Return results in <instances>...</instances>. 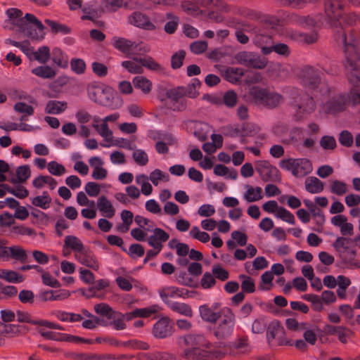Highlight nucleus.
Listing matches in <instances>:
<instances>
[{
	"label": "nucleus",
	"mask_w": 360,
	"mask_h": 360,
	"mask_svg": "<svg viewBox=\"0 0 360 360\" xmlns=\"http://www.w3.org/2000/svg\"><path fill=\"white\" fill-rule=\"evenodd\" d=\"M6 14L11 23L18 28L20 32L32 40L41 41L45 37V27L37 18L31 13L22 17L21 10L15 8H8Z\"/></svg>",
	"instance_id": "1"
},
{
	"label": "nucleus",
	"mask_w": 360,
	"mask_h": 360,
	"mask_svg": "<svg viewBox=\"0 0 360 360\" xmlns=\"http://www.w3.org/2000/svg\"><path fill=\"white\" fill-rule=\"evenodd\" d=\"M184 343L188 347L181 354L185 360H216L220 356L218 352L206 350L210 344L202 335H188L184 337Z\"/></svg>",
	"instance_id": "2"
},
{
	"label": "nucleus",
	"mask_w": 360,
	"mask_h": 360,
	"mask_svg": "<svg viewBox=\"0 0 360 360\" xmlns=\"http://www.w3.org/2000/svg\"><path fill=\"white\" fill-rule=\"evenodd\" d=\"M357 34L352 30L346 31L338 27L335 34V40L339 46H342L345 56V60L360 58L358 51L359 39Z\"/></svg>",
	"instance_id": "3"
},
{
	"label": "nucleus",
	"mask_w": 360,
	"mask_h": 360,
	"mask_svg": "<svg viewBox=\"0 0 360 360\" xmlns=\"http://www.w3.org/2000/svg\"><path fill=\"white\" fill-rule=\"evenodd\" d=\"M248 94L251 103L269 109L278 107L282 100V96L279 94L259 86L250 88Z\"/></svg>",
	"instance_id": "4"
},
{
	"label": "nucleus",
	"mask_w": 360,
	"mask_h": 360,
	"mask_svg": "<svg viewBox=\"0 0 360 360\" xmlns=\"http://www.w3.org/2000/svg\"><path fill=\"white\" fill-rule=\"evenodd\" d=\"M282 169L290 170L296 177H302L311 172L312 167L310 161L305 158L284 159L279 163Z\"/></svg>",
	"instance_id": "5"
},
{
	"label": "nucleus",
	"mask_w": 360,
	"mask_h": 360,
	"mask_svg": "<svg viewBox=\"0 0 360 360\" xmlns=\"http://www.w3.org/2000/svg\"><path fill=\"white\" fill-rule=\"evenodd\" d=\"M235 58L239 64L255 69H264L268 63L265 57L249 51H240L235 56Z\"/></svg>",
	"instance_id": "6"
},
{
	"label": "nucleus",
	"mask_w": 360,
	"mask_h": 360,
	"mask_svg": "<svg viewBox=\"0 0 360 360\" xmlns=\"http://www.w3.org/2000/svg\"><path fill=\"white\" fill-rule=\"evenodd\" d=\"M234 326L235 315L230 309H228L227 313L224 316V319L219 325L214 327V335L217 339L224 340L232 334Z\"/></svg>",
	"instance_id": "7"
},
{
	"label": "nucleus",
	"mask_w": 360,
	"mask_h": 360,
	"mask_svg": "<svg viewBox=\"0 0 360 360\" xmlns=\"http://www.w3.org/2000/svg\"><path fill=\"white\" fill-rule=\"evenodd\" d=\"M255 167L260 178L264 182L280 180L279 171L270 164L268 160H257L255 162Z\"/></svg>",
	"instance_id": "8"
},
{
	"label": "nucleus",
	"mask_w": 360,
	"mask_h": 360,
	"mask_svg": "<svg viewBox=\"0 0 360 360\" xmlns=\"http://www.w3.org/2000/svg\"><path fill=\"white\" fill-rule=\"evenodd\" d=\"M300 77L302 84L310 89H316L321 83L319 71L311 66L304 67L300 72Z\"/></svg>",
	"instance_id": "9"
},
{
	"label": "nucleus",
	"mask_w": 360,
	"mask_h": 360,
	"mask_svg": "<svg viewBox=\"0 0 360 360\" xmlns=\"http://www.w3.org/2000/svg\"><path fill=\"white\" fill-rule=\"evenodd\" d=\"M325 12L330 19L331 25L337 27L340 24V19L344 10L342 0H324Z\"/></svg>",
	"instance_id": "10"
},
{
	"label": "nucleus",
	"mask_w": 360,
	"mask_h": 360,
	"mask_svg": "<svg viewBox=\"0 0 360 360\" xmlns=\"http://www.w3.org/2000/svg\"><path fill=\"white\" fill-rule=\"evenodd\" d=\"M343 64L349 82L354 87L360 86V58L345 60Z\"/></svg>",
	"instance_id": "11"
},
{
	"label": "nucleus",
	"mask_w": 360,
	"mask_h": 360,
	"mask_svg": "<svg viewBox=\"0 0 360 360\" xmlns=\"http://www.w3.org/2000/svg\"><path fill=\"white\" fill-rule=\"evenodd\" d=\"M130 24L146 30H155V25L150 21L149 17L141 13V12H134L128 18Z\"/></svg>",
	"instance_id": "12"
},
{
	"label": "nucleus",
	"mask_w": 360,
	"mask_h": 360,
	"mask_svg": "<svg viewBox=\"0 0 360 360\" xmlns=\"http://www.w3.org/2000/svg\"><path fill=\"white\" fill-rule=\"evenodd\" d=\"M168 317H163L158 320L153 326V333L157 338H165L172 335L173 326L169 323Z\"/></svg>",
	"instance_id": "13"
},
{
	"label": "nucleus",
	"mask_w": 360,
	"mask_h": 360,
	"mask_svg": "<svg viewBox=\"0 0 360 360\" xmlns=\"http://www.w3.org/2000/svg\"><path fill=\"white\" fill-rule=\"evenodd\" d=\"M289 24L300 26L303 28H311L315 26L316 20L310 15H300L295 13H289L285 17Z\"/></svg>",
	"instance_id": "14"
},
{
	"label": "nucleus",
	"mask_w": 360,
	"mask_h": 360,
	"mask_svg": "<svg viewBox=\"0 0 360 360\" xmlns=\"http://www.w3.org/2000/svg\"><path fill=\"white\" fill-rule=\"evenodd\" d=\"M251 37H252L253 43L257 46L261 48L262 52L264 47H269L274 41L272 37L267 33V31L260 27H257L255 32Z\"/></svg>",
	"instance_id": "15"
},
{
	"label": "nucleus",
	"mask_w": 360,
	"mask_h": 360,
	"mask_svg": "<svg viewBox=\"0 0 360 360\" xmlns=\"http://www.w3.org/2000/svg\"><path fill=\"white\" fill-rule=\"evenodd\" d=\"M347 98L345 96L340 95L338 97L333 98L331 101L327 103V110L330 113H338L342 112L346 108V103Z\"/></svg>",
	"instance_id": "16"
},
{
	"label": "nucleus",
	"mask_w": 360,
	"mask_h": 360,
	"mask_svg": "<svg viewBox=\"0 0 360 360\" xmlns=\"http://www.w3.org/2000/svg\"><path fill=\"white\" fill-rule=\"evenodd\" d=\"M297 108L300 112L311 113L315 110L316 103L311 96L304 94L301 96Z\"/></svg>",
	"instance_id": "17"
},
{
	"label": "nucleus",
	"mask_w": 360,
	"mask_h": 360,
	"mask_svg": "<svg viewBox=\"0 0 360 360\" xmlns=\"http://www.w3.org/2000/svg\"><path fill=\"white\" fill-rule=\"evenodd\" d=\"M356 255V250H347L345 252L340 254V257L342 259V262L347 268H360V261L356 260L355 257Z\"/></svg>",
	"instance_id": "18"
},
{
	"label": "nucleus",
	"mask_w": 360,
	"mask_h": 360,
	"mask_svg": "<svg viewBox=\"0 0 360 360\" xmlns=\"http://www.w3.org/2000/svg\"><path fill=\"white\" fill-rule=\"evenodd\" d=\"M112 45L115 49L123 53L131 54L134 42L122 37H115L112 39Z\"/></svg>",
	"instance_id": "19"
},
{
	"label": "nucleus",
	"mask_w": 360,
	"mask_h": 360,
	"mask_svg": "<svg viewBox=\"0 0 360 360\" xmlns=\"http://www.w3.org/2000/svg\"><path fill=\"white\" fill-rule=\"evenodd\" d=\"M272 51L276 52L277 54L283 56H288L290 54V51L288 46L283 43H273L271 44L269 47H264L262 49V54L263 55H269Z\"/></svg>",
	"instance_id": "20"
},
{
	"label": "nucleus",
	"mask_w": 360,
	"mask_h": 360,
	"mask_svg": "<svg viewBox=\"0 0 360 360\" xmlns=\"http://www.w3.org/2000/svg\"><path fill=\"white\" fill-rule=\"evenodd\" d=\"M284 334V328L278 321H271L266 328V337L269 342L274 340L276 337H279Z\"/></svg>",
	"instance_id": "21"
},
{
	"label": "nucleus",
	"mask_w": 360,
	"mask_h": 360,
	"mask_svg": "<svg viewBox=\"0 0 360 360\" xmlns=\"http://www.w3.org/2000/svg\"><path fill=\"white\" fill-rule=\"evenodd\" d=\"M103 89V87L93 84L88 87V94L89 98L95 103L101 105H109L108 100L101 98V96H103L104 94Z\"/></svg>",
	"instance_id": "22"
},
{
	"label": "nucleus",
	"mask_w": 360,
	"mask_h": 360,
	"mask_svg": "<svg viewBox=\"0 0 360 360\" xmlns=\"http://www.w3.org/2000/svg\"><path fill=\"white\" fill-rule=\"evenodd\" d=\"M324 188V184L315 176H309L305 180V189L310 193H321Z\"/></svg>",
	"instance_id": "23"
},
{
	"label": "nucleus",
	"mask_w": 360,
	"mask_h": 360,
	"mask_svg": "<svg viewBox=\"0 0 360 360\" xmlns=\"http://www.w3.org/2000/svg\"><path fill=\"white\" fill-rule=\"evenodd\" d=\"M200 316L205 321L214 323L221 316L220 312H214L207 305H202L199 308Z\"/></svg>",
	"instance_id": "24"
},
{
	"label": "nucleus",
	"mask_w": 360,
	"mask_h": 360,
	"mask_svg": "<svg viewBox=\"0 0 360 360\" xmlns=\"http://www.w3.org/2000/svg\"><path fill=\"white\" fill-rule=\"evenodd\" d=\"M97 205L99 210L105 214L106 217L112 218L115 215V210L105 195H102L98 199Z\"/></svg>",
	"instance_id": "25"
},
{
	"label": "nucleus",
	"mask_w": 360,
	"mask_h": 360,
	"mask_svg": "<svg viewBox=\"0 0 360 360\" xmlns=\"http://www.w3.org/2000/svg\"><path fill=\"white\" fill-rule=\"evenodd\" d=\"M167 305L174 311L188 317L193 316L191 307L186 303L172 302L167 301Z\"/></svg>",
	"instance_id": "26"
},
{
	"label": "nucleus",
	"mask_w": 360,
	"mask_h": 360,
	"mask_svg": "<svg viewBox=\"0 0 360 360\" xmlns=\"http://www.w3.org/2000/svg\"><path fill=\"white\" fill-rule=\"evenodd\" d=\"M94 308L96 314L101 316L106 317L108 319L117 318V311H114L112 307L106 303L95 304Z\"/></svg>",
	"instance_id": "27"
},
{
	"label": "nucleus",
	"mask_w": 360,
	"mask_h": 360,
	"mask_svg": "<svg viewBox=\"0 0 360 360\" xmlns=\"http://www.w3.org/2000/svg\"><path fill=\"white\" fill-rule=\"evenodd\" d=\"M31 175V171L30 166L26 165H22L18 167L16 169V176L17 179L12 178L10 181L12 184H17V183H25Z\"/></svg>",
	"instance_id": "28"
},
{
	"label": "nucleus",
	"mask_w": 360,
	"mask_h": 360,
	"mask_svg": "<svg viewBox=\"0 0 360 360\" xmlns=\"http://www.w3.org/2000/svg\"><path fill=\"white\" fill-rule=\"evenodd\" d=\"M44 22L50 27L51 32L54 34L58 33L68 34L71 32V28L66 25L59 23L50 19H46Z\"/></svg>",
	"instance_id": "29"
},
{
	"label": "nucleus",
	"mask_w": 360,
	"mask_h": 360,
	"mask_svg": "<svg viewBox=\"0 0 360 360\" xmlns=\"http://www.w3.org/2000/svg\"><path fill=\"white\" fill-rule=\"evenodd\" d=\"M305 206L309 210L313 217H317V224L322 225L325 221V216L321 210L312 201L310 200L305 199L303 200Z\"/></svg>",
	"instance_id": "30"
},
{
	"label": "nucleus",
	"mask_w": 360,
	"mask_h": 360,
	"mask_svg": "<svg viewBox=\"0 0 360 360\" xmlns=\"http://www.w3.org/2000/svg\"><path fill=\"white\" fill-rule=\"evenodd\" d=\"M94 284L93 286L90 287L88 289V291L91 293L89 295L86 294V292L82 290V294L85 296L87 299H89L93 297H98V295L96 293V290H101L109 286V281L105 279H100L96 282L94 281Z\"/></svg>",
	"instance_id": "31"
},
{
	"label": "nucleus",
	"mask_w": 360,
	"mask_h": 360,
	"mask_svg": "<svg viewBox=\"0 0 360 360\" xmlns=\"http://www.w3.org/2000/svg\"><path fill=\"white\" fill-rule=\"evenodd\" d=\"M67 108V103L58 101H49L46 106L45 111L48 114H59Z\"/></svg>",
	"instance_id": "32"
},
{
	"label": "nucleus",
	"mask_w": 360,
	"mask_h": 360,
	"mask_svg": "<svg viewBox=\"0 0 360 360\" xmlns=\"http://www.w3.org/2000/svg\"><path fill=\"white\" fill-rule=\"evenodd\" d=\"M40 334L42 337L48 340H53L60 342H72V335H68L65 333H56L53 331H40Z\"/></svg>",
	"instance_id": "33"
},
{
	"label": "nucleus",
	"mask_w": 360,
	"mask_h": 360,
	"mask_svg": "<svg viewBox=\"0 0 360 360\" xmlns=\"http://www.w3.org/2000/svg\"><path fill=\"white\" fill-rule=\"evenodd\" d=\"M133 83L136 89H140L144 94H148L152 89V82L145 77L136 76L133 79Z\"/></svg>",
	"instance_id": "34"
},
{
	"label": "nucleus",
	"mask_w": 360,
	"mask_h": 360,
	"mask_svg": "<svg viewBox=\"0 0 360 360\" xmlns=\"http://www.w3.org/2000/svg\"><path fill=\"white\" fill-rule=\"evenodd\" d=\"M243 75L244 72L241 68H229L226 70L224 76L226 81L231 83H236Z\"/></svg>",
	"instance_id": "35"
},
{
	"label": "nucleus",
	"mask_w": 360,
	"mask_h": 360,
	"mask_svg": "<svg viewBox=\"0 0 360 360\" xmlns=\"http://www.w3.org/2000/svg\"><path fill=\"white\" fill-rule=\"evenodd\" d=\"M74 359H79L81 360H103V359H115V355L112 354H87L84 353H72L70 354Z\"/></svg>",
	"instance_id": "36"
},
{
	"label": "nucleus",
	"mask_w": 360,
	"mask_h": 360,
	"mask_svg": "<svg viewBox=\"0 0 360 360\" xmlns=\"http://www.w3.org/2000/svg\"><path fill=\"white\" fill-rule=\"evenodd\" d=\"M258 26H256L253 24H251L245 20H236L233 22V27L236 31H240V32H246L250 34V36L252 35L254 32H255V30L257 29Z\"/></svg>",
	"instance_id": "37"
},
{
	"label": "nucleus",
	"mask_w": 360,
	"mask_h": 360,
	"mask_svg": "<svg viewBox=\"0 0 360 360\" xmlns=\"http://www.w3.org/2000/svg\"><path fill=\"white\" fill-rule=\"evenodd\" d=\"M51 202V198L47 191H44L42 195L37 196L32 200L33 205L39 207L42 209L49 208Z\"/></svg>",
	"instance_id": "38"
},
{
	"label": "nucleus",
	"mask_w": 360,
	"mask_h": 360,
	"mask_svg": "<svg viewBox=\"0 0 360 360\" xmlns=\"http://www.w3.org/2000/svg\"><path fill=\"white\" fill-rule=\"evenodd\" d=\"M141 65L143 68L144 67L151 71H154L156 72H164V68L150 56L144 58V60L141 61Z\"/></svg>",
	"instance_id": "39"
},
{
	"label": "nucleus",
	"mask_w": 360,
	"mask_h": 360,
	"mask_svg": "<svg viewBox=\"0 0 360 360\" xmlns=\"http://www.w3.org/2000/svg\"><path fill=\"white\" fill-rule=\"evenodd\" d=\"M35 75L45 79H51L56 75L55 71L49 66H39L32 70Z\"/></svg>",
	"instance_id": "40"
},
{
	"label": "nucleus",
	"mask_w": 360,
	"mask_h": 360,
	"mask_svg": "<svg viewBox=\"0 0 360 360\" xmlns=\"http://www.w3.org/2000/svg\"><path fill=\"white\" fill-rule=\"evenodd\" d=\"M104 94L103 96H101V98L104 100H108L109 105H105V107L110 108L111 109H117L119 108L122 105V100L120 99L119 102H116L114 103L113 100V91L111 88L105 87L103 89Z\"/></svg>",
	"instance_id": "41"
},
{
	"label": "nucleus",
	"mask_w": 360,
	"mask_h": 360,
	"mask_svg": "<svg viewBox=\"0 0 360 360\" xmlns=\"http://www.w3.org/2000/svg\"><path fill=\"white\" fill-rule=\"evenodd\" d=\"M65 245L70 248L74 251L82 252L84 245L79 238L73 236H68L65 238Z\"/></svg>",
	"instance_id": "42"
},
{
	"label": "nucleus",
	"mask_w": 360,
	"mask_h": 360,
	"mask_svg": "<svg viewBox=\"0 0 360 360\" xmlns=\"http://www.w3.org/2000/svg\"><path fill=\"white\" fill-rule=\"evenodd\" d=\"M221 102L227 108H232L237 104L238 95L233 90H228L224 94Z\"/></svg>",
	"instance_id": "43"
},
{
	"label": "nucleus",
	"mask_w": 360,
	"mask_h": 360,
	"mask_svg": "<svg viewBox=\"0 0 360 360\" xmlns=\"http://www.w3.org/2000/svg\"><path fill=\"white\" fill-rule=\"evenodd\" d=\"M166 17L170 20L165 25V31L168 34H173L176 30L179 18L172 13H167Z\"/></svg>",
	"instance_id": "44"
},
{
	"label": "nucleus",
	"mask_w": 360,
	"mask_h": 360,
	"mask_svg": "<svg viewBox=\"0 0 360 360\" xmlns=\"http://www.w3.org/2000/svg\"><path fill=\"white\" fill-rule=\"evenodd\" d=\"M8 250L10 252L9 257L19 260L21 263H23L26 261L27 258V253L25 250L20 246L9 247Z\"/></svg>",
	"instance_id": "45"
},
{
	"label": "nucleus",
	"mask_w": 360,
	"mask_h": 360,
	"mask_svg": "<svg viewBox=\"0 0 360 360\" xmlns=\"http://www.w3.org/2000/svg\"><path fill=\"white\" fill-rule=\"evenodd\" d=\"M82 253L83 254V257L80 260L82 264L96 271L99 269L97 260L90 255L89 250H83Z\"/></svg>",
	"instance_id": "46"
},
{
	"label": "nucleus",
	"mask_w": 360,
	"mask_h": 360,
	"mask_svg": "<svg viewBox=\"0 0 360 360\" xmlns=\"http://www.w3.org/2000/svg\"><path fill=\"white\" fill-rule=\"evenodd\" d=\"M186 57V51L180 50L175 52L171 57V67L174 70L180 68L183 64Z\"/></svg>",
	"instance_id": "47"
},
{
	"label": "nucleus",
	"mask_w": 360,
	"mask_h": 360,
	"mask_svg": "<svg viewBox=\"0 0 360 360\" xmlns=\"http://www.w3.org/2000/svg\"><path fill=\"white\" fill-rule=\"evenodd\" d=\"M166 97L173 101L178 102L185 96L184 86H177L169 89L166 92Z\"/></svg>",
	"instance_id": "48"
},
{
	"label": "nucleus",
	"mask_w": 360,
	"mask_h": 360,
	"mask_svg": "<svg viewBox=\"0 0 360 360\" xmlns=\"http://www.w3.org/2000/svg\"><path fill=\"white\" fill-rule=\"evenodd\" d=\"M34 59L45 63L50 59V49L47 46L40 47L37 51L33 52Z\"/></svg>",
	"instance_id": "49"
},
{
	"label": "nucleus",
	"mask_w": 360,
	"mask_h": 360,
	"mask_svg": "<svg viewBox=\"0 0 360 360\" xmlns=\"http://www.w3.org/2000/svg\"><path fill=\"white\" fill-rule=\"evenodd\" d=\"M122 66L131 74H142L144 71L141 65H139L131 60L123 61L122 63Z\"/></svg>",
	"instance_id": "50"
},
{
	"label": "nucleus",
	"mask_w": 360,
	"mask_h": 360,
	"mask_svg": "<svg viewBox=\"0 0 360 360\" xmlns=\"http://www.w3.org/2000/svg\"><path fill=\"white\" fill-rule=\"evenodd\" d=\"M276 216L290 224H295V223L294 215L283 207H280Z\"/></svg>",
	"instance_id": "51"
},
{
	"label": "nucleus",
	"mask_w": 360,
	"mask_h": 360,
	"mask_svg": "<svg viewBox=\"0 0 360 360\" xmlns=\"http://www.w3.org/2000/svg\"><path fill=\"white\" fill-rule=\"evenodd\" d=\"M216 283L215 277L210 272H205L200 280V285L204 289L212 288Z\"/></svg>",
	"instance_id": "52"
},
{
	"label": "nucleus",
	"mask_w": 360,
	"mask_h": 360,
	"mask_svg": "<svg viewBox=\"0 0 360 360\" xmlns=\"http://www.w3.org/2000/svg\"><path fill=\"white\" fill-rule=\"evenodd\" d=\"M71 69L78 75L83 74L86 70L85 62L80 58H72L70 61Z\"/></svg>",
	"instance_id": "53"
},
{
	"label": "nucleus",
	"mask_w": 360,
	"mask_h": 360,
	"mask_svg": "<svg viewBox=\"0 0 360 360\" xmlns=\"http://www.w3.org/2000/svg\"><path fill=\"white\" fill-rule=\"evenodd\" d=\"M92 71L93 72L99 77H104L108 73V67L99 62H94L91 64Z\"/></svg>",
	"instance_id": "54"
},
{
	"label": "nucleus",
	"mask_w": 360,
	"mask_h": 360,
	"mask_svg": "<svg viewBox=\"0 0 360 360\" xmlns=\"http://www.w3.org/2000/svg\"><path fill=\"white\" fill-rule=\"evenodd\" d=\"M212 271V274L215 276V278L220 281H224L229 278V271L222 268L220 264L214 265Z\"/></svg>",
	"instance_id": "55"
},
{
	"label": "nucleus",
	"mask_w": 360,
	"mask_h": 360,
	"mask_svg": "<svg viewBox=\"0 0 360 360\" xmlns=\"http://www.w3.org/2000/svg\"><path fill=\"white\" fill-rule=\"evenodd\" d=\"M33 127L27 124L24 122H20V124H16L13 122L8 123L6 128H4V130L6 131H11V130H20L23 131H31L33 130Z\"/></svg>",
	"instance_id": "56"
},
{
	"label": "nucleus",
	"mask_w": 360,
	"mask_h": 360,
	"mask_svg": "<svg viewBox=\"0 0 360 360\" xmlns=\"http://www.w3.org/2000/svg\"><path fill=\"white\" fill-rule=\"evenodd\" d=\"M339 142L345 147H351L354 142L352 134L347 130H343L339 136Z\"/></svg>",
	"instance_id": "57"
},
{
	"label": "nucleus",
	"mask_w": 360,
	"mask_h": 360,
	"mask_svg": "<svg viewBox=\"0 0 360 360\" xmlns=\"http://www.w3.org/2000/svg\"><path fill=\"white\" fill-rule=\"evenodd\" d=\"M320 145L325 150H333L337 146L336 141L332 136H322L320 140Z\"/></svg>",
	"instance_id": "58"
},
{
	"label": "nucleus",
	"mask_w": 360,
	"mask_h": 360,
	"mask_svg": "<svg viewBox=\"0 0 360 360\" xmlns=\"http://www.w3.org/2000/svg\"><path fill=\"white\" fill-rule=\"evenodd\" d=\"M48 170L55 176H60L65 172V167L56 161H51L48 164Z\"/></svg>",
	"instance_id": "59"
},
{
	"label": "nucleus",
	"mask_w": 360,
	"mask_h": 360,
	"mask_svg": "<svg viewBox=\"0 0 360 360\" xmlns=\"http://www.w3.org/2000/svg\"><path fill=\"white\" fill-rule=\"evenodd\" d=\"M127 254L131 257L135 258L134 255H136L139 257H141L145 254V249L143 246L139 243L131 244L129 248V250L127 252Z\"/></svg>",
	"instance_id": "60"
},
{
	"label": "nucleus",
	"mask_w": 360,
	"mask_h": 360,
	"mask_svg": "<svg viewBox=\"0 0 360 360\" xmlns=\"http://www.w3.org/2000/svg\"><path fill=\"white\" fill-rule=\"evenodd\" d=\"M41 278L43 283L49 287L60 288L61 286L60 283L49 272H44L41 275Z\"/></svg>",
	"instance_id": "61"
},
{
	"label": "nucleus",
	"mask_w": 360,
	"mask_h": 360,
	"mask_svg": "<svg viewBox=\"0 0 360 360\" xmlns=\"http://www.w3.org/2000/svg\"><path fill=\"white\" fill-rule=\"evenodd\" d=\"M330 191L336 195H342L347 191V185L342 181L335 180L331 184Z\"/></svg>",
	"instance_id": "62"
},
{
	"label": "nucleus",
	"mask_w": 360,
	"mask_h": 360,
	"mask_svg": "<svg viewBox=\"0 0 360 360\" xmlns=\"http://www.w3.org/2000/svg\"><path fill=\"white\" fill-rule=\"evenodd\" d=\"M132 158L138 165H146L148 162V157L146 153L142 150H136L133 153Z\"/></svg>",
	"instance_id": "63"
},
{
	"label": "nucleus",
	"mask_w": 360,
	"mask_h": 360,
	"mask_svg": "<svg viewBox=\"0 0 360 360\" xmlns=\"http://www.w3.org/2000/svg\"><path fill=\"white\" fill-rule=\"evenodd\" d=\"M207 46L205 41H196L191 44L190 49L195 54H201L207 49Z\"/></svg>",
	"instance_id": "64"
}]
</instances>
